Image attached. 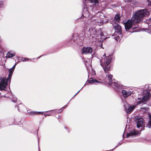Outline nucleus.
Returning <instances> with one entry per match:
<instances>
[{
	"mask_svg": "<svg viewBox=\"0 0 151 151\" xmlns=\"http://www.w3.org/2000/svg\"><path fill=\"white\" fill-rule=\"evenodd\" d=\"M114 38L117 41L118 40V39L119 38L118 37H114Z\"/></svg>",
	"mask_w": 151,
	"mask_h": 151,
	"instance_id": "b1692460",
	"label": "nucleus"
},
{
	"mask_svg": "<svg viewBox=\"0 0 151 151\" xmlns=\"http://www.w3.org/2000/svg\"><path fill=\"white\" fill-rule=\"evenodd\" d=\"M148 2L149 3V4L150 5V6H151V2H150V3L149 2V1H148Z\"/></svg>",
	"mask_w": 151,
	"mask_h": 151,
	"instance_id": "a878e982",
	"label": "nucleus"
},
{
	"mask_svg": "<svg viewBox=\"0 0 151 151\" xmlns=\"http://www.w3.org/2000/svg\"><path fill=\"white\" fill-rule=\"evenodd\" d=\"M120 19V16L118 14H116L115 17L114 19V20L113 22H115V24H117L118 22Z\"/></svg>",
	"mask_w": 151,
	"mask_h": 151,
	"instance_id": "ddd939ff",
	"label": "nucleus"
},
{
	"mask_svg": "<svg viewBox=\"0 0 151 151\" xmlns=\"http://www.w3.org/2000/svg\"><path fill=\"white\" fill-rule=\"evenodd\" d=\"M115 32L118 34H120L122 32L121 27L120 25L116 24L114 27Z\"/></svg>",
	"mask_w": 151,
	"mask_h": 151,
	"instance_id": "9b49d317",
	"label": "nucleus"
},
{
	"mask_svg": "<svg viewBox=\"0 0 151 151\" xmlns=\"http://www.w3.org/2000/svg\"><path fill=\"white\" fill-rule=\"evenodd\" d=\"M150 96V93L149 91L146 90L143 91L142 98H138V99L139 101L137 102V105L140 104H145L146 101Z\"/></svg>",
	"mask_w": 151,
	"mask_h": 151,
	"instance_id": "20e7f679",
	"label": "nucleus"
},
{
	"mask_svg": "<svg viewBox=\"0 0 151 151\" xmlns=\"http://www.w3.org/2000/svg\"><path fill=\"white\" fill-rule=\"evenodd\" d=\"M141 111L144 112V113H146L147 111H148V108H143L142 107L141 108Z\"/></svg>",
	"mask_w": 151,
	"mask_h": 151,
	"instance_id": "a211bd4d",
	"label": "nucleus"
},
{
	"mask_svg": "<svg viewBox=\"0 0 151 151\" xmlns=\"http://www.w3.org/2000/svg\"><path fill=\"white\" fill-rule=\"evenodd\" d=\"M44 114L45 116H47V114H46L45 113V114Z\"/></svg>",
	"mask_w": 151,
	"mask_h": 151,
	"instance_id": "bb28decb",
	"label": "nucleus"
},
{
	"mask_svg": "<svg viewBox=\"0 0 151 151\" xmlns=\"http://www.w3.org/2000/svg\"><path fill=\"white\" fill-rule=\"evenodd\" d=\"M93 33L94 35H97L98 36H99V35L100 36L101 39H99V40L100 42H102L106 38L100 29L98 30L97 31H96L95 33L93 32Z\"/></svg>",
	"mask_w": 151,
	"mask_h": 151,
	"instance_id": "0eeeda50",
	"label": "nucleus"
},
{
	"mask_svg": "<svg viewBox=\"0 0 151 151\" xmlns=\"http://www.w3.org/2000/svg\"><path fill=\"white\" fill-rule=\"evenodd\" d=\"M105 55V54H104L103 56L104 58L100 60V61L101 65L103 67L105 72L106 73L110 70L111 57V56L106 57Z\"/></svg>",
	"mask_w": 151,
	"mask_h": 151,
	"instance_id": "f03ea898",
	"label": "nucleus"
},
{
	"mask_svg": "<svg viewBox=\"0 0 151 151\" xmlns=\"http://www.w3.org/2000/svg\"><path fill=\"white\" fill-rule=\"evenodd\" d=\"M47 116H50V114H47Z\"/></svg>",
	"mask_w": 151,
	"mask_h": 151,
	"instance_id": "cd10ccee",
	"label": "nucleus"
},
{
	"mask_svg": "<svg viewBox=\"0 0 151 151\" xmlns=\"http://www.w3.org/2000/svg\"><path fill=\"white\" fill-rule=\"evenodd\" d=\"M87 12L88 13V11H87Z\"/></svg>",
	"mask_w": 151,
	"mask_h": 151,
	"instance_id": "473e14b6",
	"label": "nucleus"
},
{
	"mask_svg": "<svg viewBox=\"0 0 151 151\" xmlns=\"http://www.w3.org/2000/svg\"><path fill=\"white\" fill-rule=\"evenodd\" d=\"M138 132L136 130H133L130 133H128L127 134V137H129L132 135H137L138 134Z\"/></svg>",
	"mask_w": 151,
	"mask_h": 151,
	"instance_id": "f8f14e48",
	"label": "nucleus"
},
{
	"mask_svg": "<svg viewBox=\"0 0 151 151\" xmlns=\"http://www.w3.org/2000/svg\"><path fill=\"white\" fill-rule=\"evenodd\" d=\"M130 0H127V1H130Z\"/></svg>",
	"mask_w": 151,
	"mask_h": 151,
	"instance_id": "7c9ffc66",
	"label": "nucleus"
},
{
	"mask_svg": "<svg viewBox=\"0 0 151 151\" xmlns=\"http://www.w3.org/2000/svg\"><path fill=\"white\" fill-rule=\"evenodd\" d=\"M15 65H16V64L15 65H14L13 67H12V68H13V69L14 70V68H15Z\"/></svg>",
	"mask_w": 151,
	"mask_h": 151,
	"instance_id": "393cba45",
	"label": "nucleus"
},
{
	"mask_svg": "<svg viewBox=\"0 0 151 151\" xmlns=\"http://www.w3.org/2000/svg\"><path fill=\"white\" fill-rule=\"evenodd\" d=\"M148 14L147 11L145 9L136 11L132 16V19H129L125 23L124 25L126 29H129L135 23H139L142 21L144 17Z\"/></svg>",
	"mask_w": 151,
	"mask_h": 151,
	"instance_id": "f257e3e1",
	"label": "nucleus"
},
{
	"mask_svg": "<svg viewBox=\"0 0 151 151\" xmlns=\"http://www.w3.org/2000/svg\"><path fill=\"white\" fill-rule=\"evenodd\" d=\"M85 64H86V66H87V65H86V63H85Z\"/></svg>",
	"mask_w": 151,
	"mask_h": 151,
	"instance_id": "2f4dec72",
	"label": "nucleus"
},
{
	"mask_svg": "<svg viewBox=\"0 0 151 151\" xmlns=\"http://www.w3.org/2000/svg\"><path fill=\"white\" fill-rule=\"evenodd\" d=\"M12 101L16 103L17 101V99L16 98H14L12 100Z\"/></svg>",
	"mask_w": 151,
	"mask_h": 151,
	"instance_id": "aec40b11",
	"label": "nucleus"
},
{
	"mask_svg": "<svg viewBox=\"0 0 151 151\" xmlns=\"http://www.w3.org/2000/svg\"><path fill=\"white\" fill-rule=\"evenodd\" d=\"M85 62H86V63H87V61H85Z\"/></svg>",
	"mask_w": 151,
	"mask_h": 151,
	"instance_id": "c756f323",
	"label": "nucleus"
},
{
	"mask_svg": "<svg viewBox=\"0 0 151 151\" xmlns=\"http://www.w3.org/2000/svg\"><path fill=\"white\" fill-rule=\"evenodd\" d=\"M15 55L14 52L11 53L10 52H8L6 54V57L7 58H11L13 57Z\"/></svg>",
	"mask_w": 151,
	"mask_h": 151,
	"instance_id": "2eb2a0df",
	"label": "nucleus"
},
{
	"mask_svg": "<svg viewBox=\"0 0 151 151\" xmlns=\"http://www.w3.org/2000/svg\"><path fill=\"white\" fill-rule=\"evenodd\" d=\"M14 71L13 68H11L8 70V71L9 73L8 78H1L0 79V90H6V88L8 85V81L9 83L10 82L12 76V73Z\"/></svg>",
	"mask_w": 151,
	"mask_h": 151,
	"instance_id": "7ed1b4c3",
	"label": "nucleus"
},
{
	"mask_svg": "<svg viewBox=\"0 0 151 151\" xmlns=\"http://www.w3.org/2000/svg\"><path fill=\"white\" fill-rule=\"evenodd\" d=\"M110 86H114L116 88H118L119 87V85L118 84L114 82V83H113L112 82V83H111V85H110Z\"/></svg>",
	"mask_w": 151,
	"mask_h": 151,
	"instance_id": "f3484780",
	"label": "nucleus"
},
{
	"mask_svg": "<svg viewBox=\"0 0 151 151\" xmlns=\"http://www.w3.org/2000/svg\"><path fill=\"white\" fill-rule=\"evenodd\" d=\"M83 53H91L92 52V49L90 47H83L81 50Z\"/></svg>",
	"mask_w": 151,
	"mask_h": 151,
	"instance_id": "1a4fd4ad",
	"label": "nucleus"
},
{
	"mask_svg": "<svg viewBox=\"0 0 151 151\" xmlns=\"http://www.w3.org/2000/svg\"><path fill=\"white\" fill-rule=\"evenodd\" d=\"M148 22L149 24H151V18L148 20Z\"/></svg>",
	"mask_w": 151,
	"mask_h": 151,
	"instance_id": "5701e85b",
	"label": "nucleus"
},
{
	"mask_svg": "<svg viewBox=\"0 0 151 151\" xmlns=\"http://www.w3.org/2000/svg\"><path fill=\"white\" fill-rule=\"evenodd\" d=\"M43 112H41L31 111L30 112V114H43Z\"/></svg>",
	"mask_w": 151,
	"mask_h": 151,
	"instance_id": "6ab92c4d",
	"label": "nucleus"
},
{
	"mask_svg": "<svg viewBox=\"0 0 151 151\" xmlns=\"http://www.w3.org/2000/svg\"><path fill=\"white\" fill-rule=\"evenodd\" d=\"M28 59L27 58H22L21 61H27L28 60Z\"/></svg>",
	"mask_w": 151,
	"mask_h": 151,
	"instance_id": "412c9836",
	"label": "nucleus"
},
{
	"mask_svg": "<svg viewBox=\"0 0 151 151\" xmlns=\"http://www.w3.org/2000/svg\"><path fill=\"white\" fill-rule=\"evenodd\" d=\"M136 122L137 128H139L140 131L143 130L144 128L143 119L142 118L137 117Z\"/></svg>",
	"mask_w": 151,
	"mask_h": 151,
	"instance_id": "39448f33",
	"label": "nucleus"
},
{
	"mask_svg": "<svg viewBox=\"0 0 151 151\" xmlns=\"http://www.w3.org/2000/svg\"><path fill=\"white\" fill-rule=\"evenodd\" d=\"M112 77V75L111 74L109 73H107L106 75L105 78V81L109 85H110L111 84Z\"/></svg>",
	"mask_w": 151,
	"mask_h": 151,
	"instance_id": "6e6552de",
	"label": "nucleus"
},
{
	"mask_svg": "<svg viewBox=\"0 0 151 151\" xmlns=\"http://www.w3.org/2000/svg\"><path fill=\"white\" fill-rule=\"evenodd\" d=\"M79 91L74 96H75L76 95V94L79 92V91Z\"/></svg>",
	"mask_w": 151,
	"mask_h": 151,
	"instance_id": "c85d7f7f",
	"label": "nucleus"
},
{
	"mask_svg": "<svg viewBox=\"0 0 151 151\" xmlns=\"http://www.w3.org/2000/svg\"><path fill=\"white\" fill-rule=\"evenodd\" d=\"M65 106L64 107H63L61 109H59V111H60V112L62 111L64 109V108H65Z\"/></svg>",
	"mask_w": 151,
	"mask_h": 151,
	"instance_id": "4be33fe9",
	"label": "nucleus"
},
{
	"mask_svg": "<svg viewBox=\"0 0 151 151\" xmlns=\"http://www.w3.org/2000/svg\"><path fill=\"white\" fill-rule=\"evenodd\" d=\"M146 127L149 128H151V115H149V119L148 123Z\"/></svg>",
	"mask_w": 151,
	"mask_h": 151,
	"instance_id": "dca6fc26",
	"label": "nucleus"
},
{
	"mask_svg": "<svg viewBox=\"0 0 151 151\" xmlns=\"http://www.w3.org/2000/svg\"><path fill=\"white\" fill-rule=\"evenodd\" d=\"M124 106L126 112L128 114H130L134 109L137 105H135L131 106L127 104L124 105Z\"/></svg>",
	"mask_w": 151,
	"mask_h": 151,
	"instance_id": "423d86ee",
	"label": "nucleus"
},
{
	"mask_svg": "<svg viewBox=\"0 0 151 151\" xmlns=\"http://www.w3.org/2000/svg\"><path fill=\"white\" fill-rule=\"evenodd\" d=\"M122 93L124 97L125 98H127L131 95L132 92L130 91H127L125 90H122Z\"/></svg>",
	"mask_w": 151,
	"mask_h": 151,
	"instance_id": "9d476101",
	"label": "nucleus"
},
{
	"mask_svg": "<svg viewBox=\"0 0 151 151\" xmlns=\"http://www.w3.org/2000/svg\"><path fill=\"white\" fill-rule=\"evenodd\" d=\"M88 82L90 83H101L100 81L94 78L90 79L88 81Z\"/></svg>",
	"mask_w": 151,
	"mask_h": 151,
	"instance_id": "4468645a",
	"label": "nucleus"
}]
</instances>
